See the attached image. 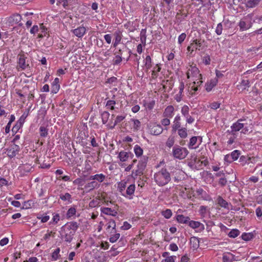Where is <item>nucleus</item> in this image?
<instances>
[{"label":"nucleus","mask_w":262,"mask_h":262,"mask_svg":"<svg viewBox=\"0 0 262 262\" xmlns=\"http://www.w3.org/2000/svg\"><path fill=\"white\" fill-rule=\"evenodd\" d=\"M190 244L191 248L193 250L196 249L199 247V241L196 237H191L190 238Z\"/></svg>","instance_id":"nucleus-31"},{"label":"nucleus","mask_w":262,"mask_h":262,"mask_svg":"<svg viewBox=\"0 0 262 262\" xmlns=\"http://www.w3.org/2000/svg\"><path fill=\"white\" fill-rule=\"evenodd\" d=\"M79 227V224L76 222H70L61 227L60 234L64 241L70 243Z\"/></svg>","instance_id":"nucleus-2"},{"label":"nucleus","mask_w":262,"mask_h":262,"mask_svg":"<svg viewBox=\"0 0 262 262\" xmlns=\"http://www.w3.org/2000/svg\"><path fill=\"white\" fill-rule=\"evenodd\" d=\"M122 59L121 57V56L120 55H117L115 56V59L114 60V64L116 65H118L121 63L122 61Z\"/></svg>","instance_id":"nucleus-61"},{"label":"nucleus","mask_w":262,"mask_h":262,"mask_svg":"<svg viewBox=\"0 0 262 262\" xmlns=\"http://www.w3.org/2000/svg\"><path fill=\"white\" fill-rule=\"evenodd\" d=\"M60 220V215L58 213H53V217L52 221L50 222V224H53L54 225L57 224Z\"/></svg>","instance_id":"nucleus-46"},{"label":"nucleus","mask_w":262,"mask_h":262,"mask_svg":"<svg viewBox=\"0 0 262 262\" xmlns=\"http://www.w3.org/2000/svg\"><path fill=\"white\" fill-rule=\"evenodd\" d=\"M145 66L147 70L150 69L152 66L151 59L149 55L146 56L145 58Z\"/></svg>","instance_id":"nucleus-45"},{"label":"nucleus","mask_w":262,"mask_h":262,"mask_svg":"<svg viewBox=\"0 0 262 262\" xmlns=\"http://www.w3.org/2000/svg\"><path fill=\"white\" fill-rule=\"evenodd\" d=\"M113 36L114 38L113 42V46L116 48L121 43L123 35L122 31L120 30H116L113 34Z\"/></svg>","instance_id":"nucleus-14"},{"label":"nucleus","mask_w":262,"mask_h":262,"mask_svg":"<svg viewBox=\"0 0 262 262\" xmlns=\"http://www.w3.org/2000/svg\"><path fill=\"white\" fill-rule=\"evenodd\" d=\"M106 178V176L103 173L96 174L90 176L89 180H94L97 181L98 183L103 182Z\"/></svg>","instance_id":"nucleus-24"},{"label":"nucleus","mask_w":262,"mask_h":262,"mask_svg":"<svg viewBox=\"0 0 262 262\" xmlns=\"http://www.w3.org/2000/svg\"><path fill=\"white\" fill-rule=\"evenodd\" d=\"M210 61H211L210 57L208 55L204 56L203 57V62L205 65H209V64H210Z\"/></svg>","instance_id":"nucleus-60"},{"label":"nucleus","mask_w":262,"mask_h":262,"mask_svg":"<svg viewBox=\"0 0 262 262\" xmlns=\"http://www.w3.org/2000/svg\"><path fill=\"white\" fill-rule=\"evenodd\" d=\"M189 151L186 148H181V159L185 158L188 154Z\"/></svg>","instance_id":"nucleus-64"},{"label":"nucleus","mask_w":262,"mask_h":262,"mask_svg":"<svg viewBox=\"0 0 262 262\" xmlns=\"http://www.w3.org/2000/svg\"><path fill=\"white\" fill-rule=\"evenodd\" d=\"M198 141V137L196 136L192 137L189 140V142L188 144V147L189 149H196L198 147V145H196V143Z\"/></svg>","instance_id":"nucleus-29"},{"label":"nucleus","mask_w":262,"mask_h":262,"mask_svg":"<svg viewBox=\"0 0 262 262\" xmlns=\"http://www.w3.org/2000/svg\"><path fill=\"white\" fill-rule=\"evenodd\" d=\"M154 179L158 185L164 186L169 182L170 177L166 169H162L154 174Z\"/></svg>","instance_id":"nucleus-3"},{"label":"nucleus","mask_w":262,"mask_h":262,"mask_svg":"<svg viewBox=\"0 0 262 262\" xmlns=\"http://www.w3.org/2000/svg\"><path fill=\"white\" fill-rule=\"evenodd\" d=\"M252 14H249L243 17L238 23L240 31H244L248 30L252 26Z\"/></svg>","instance_id":"nucleus-8"},{"label":"nucleus","mask_w":262,"mask_h":262,"mask_svg":"<svg viewBox=\"0 0 262 262\" xmlns=\"http://www.w3.org/2000/svg\"><path fill=\"white\" fill-rule=\"evenodd\" d=\"M148 128L149 129V133L152 135L158 136L160 135L163 129L162 126L155 123H150L148 125Z\"/></svg>","instance_id":"nucleus-10"},{"label":"nucleus","mask_w":262,"mask_h":262,"mask_svg":"<svg viewBox=\"0 0 262 262\" xmlns=\"http://www.w3.org/2000/svg\"><path fill=\"white\" fill-rule=\"evenodd\" d=\"M216 202L217 204L221 207L229 209V203L221 196L219 195L217 197Z\"/></svg>","instance_id":"nucleus-26"},{"label":"nucleus","mask_w":262,"mask_h":262,"mask_svg":"<svg viewBox=\"0 0 262 262\" xmlns=\"http://www.w3.org/2000/svg\"><path fill=\"white\" fill-rule=\"evenodd\" d=\"M134 24V23L133 21H128L125 24L124 27L128 29L129 31L134 32L136 29V27Z\"/></svg>","instance_id":"nucleus-43"},{"label":"nucleus","mask_w":262,"mask_h":262,"mask_svg":"<svg viewBox=\"0 0 262 262\" xmlns=\"http://www.w3.org/2000/svg\"><path fill=\"white\" fill-rule=\"evenodd\" d=\"M39 31V26L34 25L30 29V32L32 34H35Z\"/></svg>","instance_id":"nucleus-59"},{"label":"nucleus","mask_w":262,"mask_h":262,"mask_svg":"<svg viewBox=\"0 0 262 262\" xmlns=\"http://www.w3.org/2000/svg\"><path fill=\"white\" fill-rule=\"evenodd\" d=\"M60 249L59 248L55 249L52 254V259L53 260H56L59 256Z\"/></svg>","instance_id":"nucleus-50"},{"label":"nucleus","mask_w":262,"mask_h":262,"mask_svg":"<svg viewBox=\"0 0 262 262\" xmlns=\"http://www.w3.org/2000/svg\"><path fill=\"white\" fill-rule=\"evenodd\" d=\"M125 115H118L115 119L113 125L111 126L110 128L112 129L114 128L117 124L122 122L125 118Z\"/></svg>","instance_id":"nucleus-37"},{"label":"nucleus","mask_w":262,"mask_h":262,"mask_svg":"<svg viewBox=\"0 0 262 262\" xmlns=\"http://www.w3.org/2000/svg\"><path fill=\"white\" fill-rule=\"evenodd\" d=\"M136 186L135 184H130L127 187L125 191L122 193V195L129 200L133 199L135 193Z\"/></svg>","instance_id":"nucleus-13"},{"label":"nucleus","mask_w":262,"mask_h":262,"mask_svg":"<svg viewBox=\"0 0 262 262\" xmlns=\"http://www.w3.org/2000/svg\"><path fill=\"white\" fill-rule=\"evenodd\" d=\"M129 123L131 126V130L133 132H137L141 127V122L138 119H131Z\"/></svg>","instance_id":"nucleus-23"},{"label":"nucleus","mask_w":262,"mask_h":262,"mask_svg":"<svg viewBox=\"0 0 262 262\" xmlns=\"http://www.w3.org/2000/svg\"><path fill=\"white\" fill-rule=\"evenodd\" d=\"M59 198L63 201L67 202V204H71L72 202V196L68 192L61 193L59 195Z\"/></svg>","instance_id":"nucleus-30"},{"label":"nucleus","mask_w":262,"mask_h":262,"mask_svg":"<svg viewBox=\"0 0 262 262\" xmlns=\"http://www.w3.org/2000/svg\"><path fill=\"white\" fill-rule=\"evenodd\" d=\"M218 82V79H211L205 84V89L207 92H210L212 89L216 85Z\"/></svg>","instance_id":"nucleus-27"},{"label":"nucleus","mask_w":262,"mask_h":262,"mask_svg":"<svg viewBox=\"0 0 262 262\" xmlns=\"http://www.w3.org/2000/svg\"><path fill=\"white\" fill-rule=\"evenodd\" d=\"M223 31V25L222 23L217 24V27L215 29V33L218 35H220L222 33Z\"/></svg>","instance_id":"nucleus-54"},{"label":"nucleus","mask_w":262,"mask_h":262,"mask_svg":"<svg viewBox=\"0 0 262 262\" xmlns=\"http://www.w3.org/2000/svg\"><path fill=\"white\" fill-rule=\"evenodd\" d=\"M101 116L103 124H106L108 121V118L110 117V113L107 111H104L101 113Z\"/></svg>","instance_id":"nucleus-41"},{"label":"nucleus","mask_w":262,"mask_h":262,"mask_svg":"<svg viewBox=\"0 0 262 262\" xmlns=\"http://www.w3.org/2000/svg\"><path fill=\"white\" fill-rule=\"evenodd\" d=\"M204 42V40L201 39H195L193 40L190 46L187 47V50L190 55H192V52L194 50H200L202 48L203 43Z\"/></svg>","instance_id":"nucleus-9"},{"label":"nucleus","mask_w":262,"mask_h":262,"mask_svg":"<svg viewBox=\"0 0 262 262\" xmlns=\"http://www.w3.org/2000/svg\"><path fill=\"white\" fill-rule=\"evenodd\" d=\"M133 154L131 152L123 150L119 153L118 157L121 162H125Z\"/></svg>","instance_id":"nucleus-25"},{"label":"nucleus","mask_w":262,"mask_h":262,"mask_svg":"<svg viewBox=\"0 0 262 262\" xmlns=\"http://www.w3.org/2000/svg\"><path fill=\"white\" fill-rule=\"evenodd\" d=\"M116 101L114 100H108L105 104V107L107 110H114L115 108Z\"/></svg>","instance_id":"nucleus-36"},{"label":"nucleus","mask_w":262,"mask_h":262,"mask_svg":"<svg viewBox=\"0 0 262 262\" xmlns=\"http://www.w3.org/2000/svg\"><path fill=\"white\" fill-rule=\"evenodd\" d=\"M207 207L201 206L199 209V213L202 216H205L207 212Z\"/></svg>","instance_id":"nucleus-56"},{"label":"nucleus","mask_w":262,"mask_h":262,"mask_svg":"<svg viewBox=\"0 0 262 262\" xmlns=\"http://www.w3.org/2000/svg\"><path fill=\"white\" fill-rule=\"evenodd\" d=\"M76 208L75 207H70L67 212L66 218L68 220L71 219L76 215Z\"/></svg>","instance_id":"nucleus-32"},{"label":"nucleus","mask_w":262,"mask_h":262,"mask_svg":"<svg viewBox=\"0 0 262 262\" xmlns=\"http://www.w3.org/2000/svg\"><path fill=\"white\" fill-rule=\"evenodd\" d=\"M261 0H238V2L245 4L247 9L254 8L257 6Z\"/></svg>","instance_id":"nucleus-12"},{"label":"nucleus","mask_w":262,"mask_h":262,"mask_svg":"<svg viewBox=\"0 0 262 262\" xmlns=\"http://www.w3.org/2000/svg\"><path fill=\"white\" fill-rule=\"evenodd\" d=\"M240 234V232L238 229H234L231 230L228 233V236L231 238H235Z\"/></svg>","instance_id":"nucleus-44"},{"label":"nucleus","mask_w":262,"mask_h":262,"mask_svg":"<svg viewBox=\"0 0 262 262\" xmlns=\"http://www.w3.org/2000/svg\"><path fill=\"white\" fill-rule=\"evenodd\" d=\"M146 29H142L140 32V40L142 43H145L146 35Z\"/></svg>","instance_id":"nucleus-49"},{"label":"nucleus","mask_w":262,"mask_h":262,"mask_svg":"<svg viewBox=\"0 0 262 262\" xmlns=\"http://www.w3.org/2000/svg\"><path fill=\"white\" fill-rule=\"evenodd\" d=\"M101 212L105 214L115 216L117 215L118 213L115 210L112 209L108 207H102L100 209Z\"/></svg>","instance_id":"nucleus-28"},{"label":"nucleus","mask_w":262,"mask_h":262,"mask_svg":"<svg viewBox=\"0 0 262 262\" xmlns=\"http://www.w3.org/2000/svg\"><path fill=\"white\" fill-rule=\"evenodd\" d=\"M33 168V166L28 163L19 166L18 169L20 173V177H23L27 175L28 173L32 171Z\"/></svg>","instance_id":"nucleus-11"},{"label":"nucleus","mask_w":262,"mask_h":262,"mask_svg":"<svg viewBox=\"0 0 262 262\" xmlns=\"http://www.w3.org/2000/svg\"><path fill=\"white\" fill-rule=\"evenodd\" d=\"M234 255L231 253H224L223 256V262H232Z\"/></svg>","instance_id":"nucleus-35"},{"label":"nucleus","mask_w":262,"mask_h":262,"mask_svg":"<svg viewBox=\"0 0 262 262\" xmlns=\"http://www.w3.org/2000/svg\"><path fill=\"white\" fill-rule=\"evenodd\" d=\"M172 134L177 131L179 135L180 136V117L178 116L176 117L172 126Z\"/></svg>","instance_id":"nucleus-20"},{"label":"nucleus","mask_w":262,"mask_h":262,"mask_svg":"<svg viewBox=\"0 0 262 262\" xmlns=\"http://www.w3.org/2000/svg\"><path fill=\"white\" fill-rule=\"evenodd\" d=\"M189 108L187 105H184L181 108V113L183 114V115L186 118L187 122L189 124H191L194 122V119L191 116L189 115Z\"/></svg>","instance_id":"nucleus-17"},{"label":"nucleus","mask_w":262,"mask_h":262,"mask_svg":"<svg viewBox=\"0 0 262 262\" xmlns=\"http://www.w3.org/2000/svg\"><path fill=\"white\" fill-rule=\"evenodd\" d=\"M172 155L175 158L180 159V148L178 146H175L173 148Z\"/></svg>","instance_id":"nucleus-42"},{"label":"nucleus","mask_w":262,"mask_h":262,"mask_svg":"<svg viewBox=\"0 0 262 262\" xmlns=\"http://www.w3.org/2000/svg\"><path fill=\"white\" fill-rule=\"evenodd\" d=\"M120 236L119 233H115L110 237L109 241L111 243H114L119 239Z\"/></svg>","instance_id":"nucleus-53"},{"label":"nucleus","mask_w":262,"mask_h":262,"mask_svg":"<svg viewBox=\"0 0 262 262\" xmlns=\"http://www.w3.org/2000/svg\"><path fill=\"white\" fill-rule=\"evenodd\" d=\"M220 106V103L217 102H213L210 104L209 107L213 110H216Z\"/></svg>","instance_id":"nucleus-63"},{"label":"nucleus","mask_w":262,"mask_h":262,"mask_svg":"<svg viewBox=\"0 0 262 262\" xmlns=\"http://www.w3.org/2000/svg\"><path fill=\"white\" fill-rule=\"evenodd\" d=\"M18 66L22 70H25L29 66V64L26 63L24 56H20L19 58Z\"/></svg>","instance_id":"nucleus-34"},{"label":"nucleus","mask_w":262,"mask_h":262,"mask_svg":"<svg viewBox=\"0 0 262 262\" xmlns=\"http://www.w3.org/2000/svg\"><path fill=\"white\" fill-rule=\"evenodd\" d=\"M127 182L125 181H121L118 183V188L119 191L121 193H123L126 187Z\"/></svg>","instance_id":"nucleus-39"},{"label":"nucleus","mask_w":262,"mask_h":262,"mask_svg":"<svg viewBox=\"0 0 262 262\" xmlns=\"http://www.w3.org/2000/svg\"><path fill=\"white\" fill-rule=\"evenodd\" d=\"M208 163L209 162L206 157H203L199 159L196 156H193L191 157L188 162V165L192 168L199 170L202 169L204 166H206Z\"/></svg>","instance_id":"nucleus-4"},{"label":"nucleus","mask_w":262,"mask_h":262,"mask_svg":"<svg viewBox=\"0 0 262 262\" xmlns=\"http://www.w3.org/2000/svg\"><path fill=\"white\" fill-rule=\"evenodd\" d=\"M39 131L41 137H45L48 135V129L45 126H40Z\"/></svg>","instance_id":"nucleus-51"},{"label":"nucleus","mask_w":262,"mask_h":262,"mask_svg":"<svg viewBox=\"0 0 262 262\" xmlns=\"http://www.w3.org/2000/svg\"><path fill=\"white\" fill-rule=\"evenodd\" d=\"M19 150V146L13 143L10 146L9 148L7 149V155L10 158H13L18 153Z\"/></svg>","instance_id":"nucleus-16"},{"label":"nucleus","mask_w":262,"mask_h":262,"mask_svg":"<svg viewBox=\"0 0 262 262\" xmlns=\"http://www.w3.org/2000/svg\"><path fill=\"white\" fill-rule=\"evenodd\" d=\"M60 88V85L59 84H54L52 83L51 85V92L52 93L56 94Z\"/></svg>","instance_id":"nucleus-55"},{"label":"nucleus","mask_w":262,"mask_h":262,"mask_svg":"<svg viewBox=\"0 0 262 262\" xmlns=\"http://www.w3.org/2000/svg\"><path fill=\"white\" fill-rule=\"evenodd\" d=\"M91 181L87 183L84 186V189L87 192H90L95 189L99 188L100 184L97 181L91 180Z\"/></svg>","instance_id":"nucleus-19"},{"label":"nucleus","mask_w":262,"mask_h":262,"mask_svg":"<svg viewBox=\"0 0 262 262\" xmlns=\"http://www.w3.org/2000/svg\"><path fill=\"white\" fill-rule=\"evenodd\" d=\"M227 179L225 177H221L219 181V184L220 186L222 187L225 186L227 184Z\"/></svg>","instance_id":"nucleus-62"},{"label":"nucleus","mask_w":262,"mask_h":262,"mask_svg":"<svg viewBox=\"0 0 262 262\" xmlns=\"http://www.w3.org/2000/svg\"><path fill=\"white\" fill-rule=\"evenodd\" d=\"M134 151L137 157H141L143 152L142 148L139 145H135L134 147Z\"/></svg>","instance_id":"nucleus-38"},{"label":"nucleus","mask_w":262,"mask_h":262,"mask_svg":"<svg viewBox=\"0 0 262 262\" xmlns=\"http://www.w3.org/2000/svg\"><path fill=\"white\" fill-rule=\"evenodd\" d=\"M162 214L166 218L169 219L172 215V212L170 209H166L162 212Z\"/></svg>","instance_id":"nucleus-52"},{"label":"nucleus","mask_w":262,"mask_h":262,"mask_svg":"<svg viewBox=\"0 0 262 262\" xmlns=\"http://www.w3.org/2000/svg\"><path fill=\"white\" fill-rule=\"evenodd\" d=\"M174 143V138L172 137H170L168 139L166 144L167 146H168L169 147H171V146H172L173 145Z\"/></svg>","instance_id":"nucleus-58"},{"label":"nucleus","mask_w":262,"mask_h":262,"mask_svg":"<svg viewBox=\"0 0 262 262\" xmlns=\"http://www.w3.org/2000/svg\"><path fill=\"white\" fill-rule=\"evenodd\" d=\"M72 32L77 37L81 38L86 33V29L83 26H80L72 30Z\"/></svg>","instance_id":"nucleus-22"},{"label":"nucleus","mask_w":262,"mask_h":262,"mask_svg":"<svg viewBox=\"0 0 262 262\" xmlns=\"http://www.w3.org/2000/svg\"><path fill=\"white\" fill-rule=\"evenodd\" d=\"M240 160L241 161H245L246 162L249 164L250 162L251 163L255 162V157H248V156L246 157V156H242L240 158Z\"/></svg>","instance_id":"nucleus-40"},{"label":"nucleus","mask_w":262,"mask_h":262,"mask_svg":"<svg viewBox=\"0 0 262 262\" xmlns=\"http://www.w3.org/2000/svg\"><path fill=\"white\" fill-rule=\"evenodd\" d=\"M147 160L148 157L146 156H143L141 158L136 167L132 171L133 177L135 178L143 174Z\"/></svg>","instance_id":"nucleus-5"},{"label":"nucleus","mask_w":262,"mask_h":262,"mask_svg":"<svg viewBox=\"0 0 262 262\" xmlns=\"http://www.w3.org/2000/svg\"><path fill=\"white\" fill-rule=\"evenodd\" d=\"M187 78L189 79L188 85V91L191 95L195 94V92L198 90V88L202 84V76L200 73L199 69L196 64L193 63H189L187 67L186 72Z\"/></svg>","instance_id":"nucleus-1"},{"label":"nucleus","mask_w":262,"mask_h":262,"mask_svg":"<svg viewBox=\"0 0 262 262\" xmlns=\"http://www.w3.org/2000/svg\"><path fill=\"white\" fill-rule=\"evenodd\" d=\"M106 229L108 230L111 228H112L113 230H116V222L114 220H110L106 224Z\"/></svg>","instance_id":"nucleus-48"},{"label":"nucleus","mask_w":262,"mask_h":262,"mask_svg":"<svg viewBox=\"0 0 262 262\" xmlns=\"http://www.w3.org/2000/svg\"><path fill=\"white\" fill-rule=\"evenodd\" d=\"M22 125L20 124V123H19L18 122H16L15 125L13 127L12 129V131L13 133H17L18 130L22 127Z\"/></svg>","instance_id":"nucleus-57"},{"label":"nucleus","mask_w":262,"mask_h":262,"mask_svg":"<svg viewBox=\"0 0 262 262\" xmlns=\"http://www.w3.org/2000/svg\"><path fill=\"white\" fill-rule=\"evenodd\" d=\"M240 155V151L238 150H235L231 152L230 156H231V159L233 161H236L239 158Z\"/></svg>","instance_id":"nucleus-47"},{"label":"nucleus","mask_w":262,"mask_h":262,"mask_svg":"<svg viewBox=\"0 0 262 262\" xmlns=\"http://www.w3.org/2000/svg\"><path fill=\"white\" fill-rule=\"evenodd\" d=\"M193 196H195L199 199L207 201L210 199V195L202 188H199L196 189Z\"/></svg>","instance_id":"nucleus-15"},{"label":"nucleus","mask_w":262,"mask_h":262,"mask_svg":"<svg viewBox=\"0 0 262 262\" xmlns=\"http://www.w3.org/2000/svg\"><path fill=\"white\" fill-rule=\"evenodd\" d=\"M226 136L228 139V141H227V145L230 146L235 142V140L237 137V135L236 133H233V132L228 130L226 132Z\"/></svg>","instance_id":"nucleus-21"},{"label":"nucleus","mask_w":262,"mask_h":262,"mask_svg":"<svg viewBox=\"0 0 262 262\" xmlns=\"http://www.w3.org/2000/svg\"><path fill=\"white\" fill-rule=\"evenodd\" d=\"M243 121L242 119H239L236 122L234 123L231 126V132H233V133H236L237 132L242 130L241 133L244 134L250 133L251 131V128L246 125V124L242 123Z\"/></svg>","instance_id":"nucleus-7"},{"label":"nucleus","mask_w":262,"mask_h":262,"mask_svg":"<svg viewBox=\"0 0 262 262\" xmlns=\"http://www.w3.org/2000/svg\"><path fill=\"white\" fill-rule=\"evenodd\" d=\"M174 108L171 105L168 106L163 113V116L166 117H171L173 116Z\"/></svg>","instance_id":"nucleus-33"},{"label":"nucleus","mask_w":262,"mask_h":262,"mask_svg":"<svg viewBox=\"0 0 262 262\" xmlns=\"http://www.w3.org/2000/svg\"><path fill=\"white\" fill-rule=\"evenodd\" d=\"M21 19V16L18 13H15L9 17L8 21L11 25L18 24L19 26H21L23 24L20 23Z\"/></svg>","instance_id":"nucleus-18"},{"label":"nucleus","mask_w":262,"mask_h":262,"mask_svg":"<svg viewBox=\"0 0 262 262\" xmlns=\"http://www.w3.org/2000/svg\"><path fill=\"white\" fill-rule=\"evenodd\" d=\"M187 224L189 227L194 229L196 232H201L203 231L205 227L204 224L198 222L191 220L189 217H185L181 215V224Z\"/></svg>","instance_id":"nucleus-6"}]
</instances>
